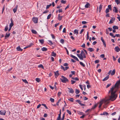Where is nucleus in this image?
Segmentation results:
<instances>
[{
  "mask_svg": "<svg viewBox=\"0 0 120 120\" xmlns=\"http://www.w3.org/2000/svg\"><path fill=\"white\" fill-rule=\"evenodd\" d=\"M77 55L79 59L81 60H83V58H86L85 54L83 50L81 51L80 54H77Z\"/></svg>",
  "mask_w": 120,
  "mask_h": 120,
  "instance_id": "nucleus-1",
  "label": "nucleus"
},
{
  "mask_svg": "<svg viewBox=\"0 0 120 120\" xmlns=\"http://www.w3.org/2000/svg\"><path fill=\"white\" fill-rule=\"evenodd\" d=\"M62 78H60V79L61 82L64 83H65L67 82H68V79L63 75L61 76Z\"/></svg>",
  "mask_w": 120,
  "mask_h": 120,
  "instance_id": "nucleus-2",
  "label": "nucleus"
},
{
  "mask_svg": "<svg viewBox=\"0 0 120 120\" xmlns=\"http://www.w3.org/2000/svg\"><path fill=\"white\" fill-rule=\"evenodd\" d=\"M32 20L33 22L35 23H37L38 22V19L35 17H34L33 18Z\"/></svg>",
  "mask_w": 120,
  "mask_h": 120,
  "instance_id": "nucleus-3",
  "label": "nucleus"
},
{
  "mask_svg": "<svg viewBox=\"0 0 120 120\" xmlns=\"http://www.w3.org/2000/svg\"><path fill=\"white\" fill-rule=\"evenodd\" d=\"M6 113V111H5L1 110L0 111V114L1 115H5Z\"/></svg>",
  "mask_w": 120,
  "mask_h": 120,
  "instance_id": "nucleus-4",
  "label": "nucleus"
},
{
  "mask_svg": "<svg viewBox=\"0 0 120 120\" xmlns=\"http://www.w3.org/2000/svg\"><path fill=\"white\" fill-rule=\"evenodd\" d=\"M115 20V18L112 17L109 23V24H111L113 23V22H114Z\"/></svg>",
  "mask_w": 120,
  "mask_h": 120,
  "instance_id": "nucleus-5",
  "label": "nucleus"
},
{
  "mask_svg": "<svg viewBox=\"0 0 120 120\" xmlns=\"http://www.w3.org/2000/svg\"><path fill=\"white\" fill-rule=\"evenodd\" d=\"M61 69L63 70L64 71H65L68 69L69 68V67H68L66 66L64 68L61 65Z\"/></svg>",
  "mask_w": 120,
  "mask_h": 120,
  "instance_id": "nucleus-6",
  "label": "nucleus"
},
{
  "mask_svg": "<svg viewBox=\"0 0 120 120\" xmlns=\"http://www.w3.org/2000/svg\"><path fill=\"white\" fill-rule=\"evenodd\" d=\"M68 92L70 93L73 94L74 93V91L71 88H68Z\"/></svg>",
  "mask_w": 120,
  "mask_h": 120,
  "instance_id": "nucleus-7",
  "label": "nucleus"
},
{
  "mask_svg": "<svg viewBox=\"0 0 120 120\" xmlns=\"http://www.w3.org/2000/svg\"><path fill=\"white\" fill-rule=\"evenodd\" d=\"M113 11L115 13H117L118 12V10L115 7H113Z\"/></svg>",
  "mask_w": 120,
  "mask_h": 120,
  "instance_id": "nucleus-8",
  "label": "nucleus"
},
{
  "mask_svg": "<svg viewBox=\"0 0 120 120\" xmlns=\"http://www.w3.org/2000/svg\"><path fill=\"white\" fill-rule=\"evenodd\" d=\"M71 56L75 60H76L79 61V60L77 58V57H76L75 56H73L72 55V54L71 55Z\"/></svg>",
  "mask_w": 120,
  "mask_h": 120,
  "instance_id": "nucleus-9",
  "label": "nucleus"
},
{
  "mask_svg": "<svg viewBox=\"0 0 120 120\" xmlns=\"http://www.w3.org/2000/svg\"><path fill=\"white\" fill-rule=\"evenodd\" d=\"M71 56L75 60H76L79 61V60L77 58V57H76L75 56H73L72 55V54L71 55Z\"/></svg>",
  "mask_w": 120,
  "mask_h": 120,
  "instance_id": "nucleus-10",
  "label": "nucleus"
},
{
  "mask_svg": "<svg viewBox=\"0 0 120 120\" xmlns=\"http://www.w3.org/2000/svg\"><path fill=\"white\" fill-rule=\"evenodd\" d=\"M11 23H10L9 25V27H12L13 26L14 24H13V21L12 19H11Z\"/></svg>",
  "mask_w": 120,
  "mask_h": 120,
  "instance_id": "nucleus-11",
  "label": "nucleus"
},
{
  "mask_svg": "<svg viewBox=\"0 0 120 120\" xmlns=\"http://www.w3.org/2000/svg\"><path fill=\"white\" fill-rule=\"evenodd\" d=\"M61 110H60V113L59 114L58 117L57 118L56 120H60L61 118Z\"/></svg>",
  "mask_w": 120,
  "mask_h": 120,
  "instance_id": "nucleus-12",
  "label": "nucleus"
},
{
  "mask_svg": "<svg viewBox=\"0 0 120 120\" xmlns=\"http://www.w3.org/2000/svg\"><path fill=\"white\" fill-rule=\"evenodd\" d=\"M59 75V74L58 73V71L55 72V78H57Z\"/></svg>",
  "mask_w": 120,
  "mask_h": 120,
  "instance_id": "nucleus-13",
  "label": "nucleus"
},
{
  "mask_svg": "<svg viewBox=\"0 0 120 120\" xmlns=\"http://www.w3.org/2000/svg\"><path fill=\"white\" fill-rule=\"evenodd\" d=\"M18 8V5H16L15 7L13 9V10L14 13H15L17 10Z\"/></svg>",
  "mask_w": 120,
  "mask_h": 120,
  "instance_id": "nucleus-14",
  "label": "nucleus"
},
{
  "mask_svg": "<svg viewBox=\"0 0 120 120\" xmlns=\"http://www.w3.org/2000/svg\"><path fill=\"white\" fill-rule=\"evenodd\" d=\"M115 51L117 52H118L120 50V49L118 46H117L115 48Z\"/></svg>",
  "mask_w": 120,
  "mask_h": 120,
  "instance_id": "nucleus-15",
  "label": "nucleus"
},
{
  "mask_svg": "<svg viewBox=\"0 0 120 120\" xmlns=\"http://www.w3.org/2000/svg\"><path fill=\"white\" fill-rule=\"evenodd\" d=\"M10 34L9 33H7L6 34V35L5 36V39H6L7 38L9 37L10 35Z\"/></svg>",
  "mask_w": 120,
  "mask_h": 120,
  "instance_id": "nucleus-16",
  "label": "nucleus"
},
{
  "mask_svg": "<svg viewBox=\"0 0 120 120\" xmlns=\"http://www.w3.org/2000/svg\"><path fill=\"white\" fill-rule=\"evenodd\" d=\"M17 50L18 51H22V49H21L20 46H18L16 48Z\"/></svg>",
  "mask_w": 120,
  "mask_h": 120,
  "instance_id": "nucleus-17",
  "label": "nucleus"
},
{
  "mask_svg": "<svg viewBox=\"0 0 120 120\" xmlns=\"http://www.w3.org/2000/svg\"><path fill=\"white\" fill-rule=\"evenodd\" d=\"M63 17V16H60V15L59 14L58 15V19L60 21L61 20L62 17Z\"/></svg>",
  "mask_w": 120,
  "mask_h": 120,
  "instance_id": "nucleus-18",
  "label": "nucleus"
},
{
  "mask_svg": "<svg viewBox=\"0 0 120 120\" xmlns=\"http://www.w3.org/2000/svg\"><path fill=\"white\" fill-rule=\"evenodd\" d=\"M41 50L43 51H46L47 50V49L46 47H43L41 48Z\"/></svg>",
  "mask_w": 120,
  "mask_h": 120,
  "instance_id": "nucleus-19",
  "label": "nucleus"
},
{
  "mask_svg": "<svg viewBox=\"0 0 120 120\" xmlns=\"http://www.w3.org/2000/svg\"><path fill=\"white\" fill-rule=\"evenodd\" d=\"M74 33L76 35L78 34V30L77 29H75L74 31Z\"/></svg>",
  "mask_w": 120,
  "mask_h": 120,
  "instance_id": "nucleus-20",
  "label": "nucleus"
},
{
  "mask_svg": "<svg viewBox=\"0 0 120 120\" xmlns=\"http://www.w3.org/2000/svg\"><path fill=\"white\" fill-rule=\"evenodd\" d=\"M115 69H113L112 72H111V75H113L115 73Z\"/></svg>",
  "mask_w": 120,
  "mask_h": 120,
  "instance_id": "nucleus-21",
  "label": "nucleus"
},
{
  "mask_svg": "<svg viewBox=\"0 0 120 120\" xmlns=\"http://www.w3.org/2000/svg\"><path fill=\"white\" fill-rule=\"evenodd\" d=\"M56 55V54L55 53L54 51H53L51 53V55L52 56L55 57Z\"/></svg>",
  "mask_w": 120,
  "mask_h": 120,
  "instance_id": "nucleus-22",
  "label": "nucleus"
},
{
  "mask_svg": "<svg viewBox=\"0 0 120 120\" xmlns=\"http://www.w3.org/2000/svg\"><path fill=\"white\" fill-rule=\"evenodd\" d=\"M109 76H107L105 78L102 80L103 81H105L107 80L109 78Z\"/></svg>",
  "mask_w": 120,
  "mask_h": 120,
  "instance_id": "nucleus-23",
  "label": "nucleus"
},
{
  "mask_svg": "<svg viewBox=\"0 0 120 120\" xmlns=\"http://www.w3.org/2000/svg\"><path fill=\"white\" fill-rule=\"evenodd\" d=\"M39 41L40 43H41L42 44H43L44 42V40L43 39L39 40Z\"/></svg>",
  "mask_w": 120,
  "mask_h": 120,
  "instance_id": "nucleus-24",
  "label": "nucleus"
},
{
  "mask_svg": "<svg viewBox=\"0 0 120 120\" xmlns=\"http://www.w3.org/2000/svg\"><path fill=\"white\" fill-rule=\"evenodd\" d=\"M90 5V4L88 3H87L85 6V8H88L89 6Z\"/></svg>",
  "mask_w": 120,
  "mask_h": 120,
  "instance_id": "nucleus-25",
  "label": "nucleus"
},
{
  "mask_svg": "<svg viewBox=\"0 0 120 120\" xmlns=\"http://www.w3.org/2000/svg\"><path fill=\"white\" fill-rule=\"evenodd\" d=\"M88 50L90 52H92L94 51V50L92 48H89L88 49Z\"/></svg>",
  "mask_w": 120,
  "mask_h": 120,
  "instance_id": "nucleus-26",
  "label": "nucleus"
},
{
  "mask_svg": "<svg viewBox=\"0 0 120 120\" xmlns=\"http://www.w3.org/2000/svg\"><path fill=\"white\" fill-rule=\"evenodd\" d=\"M79 64L83 67H84L85 66V65L82 62H80Z\"/></svg>",
  "mask_w": 120,
  "mask_h": 120,
  "instance_id": "nucleus-27",
  "label": "nucleus"
},
{
  "mask_svg": "<svg viewBox=\"0 0 120 120\" xmlns=\"http://www.w3.org/2000/svg\"><path fill=\"white\" fill-rule=\"evenodd\" d=\"M112 28L114 30L118 29V28L117 26H114L112 27Z\"/></svg>",
  "mask_w": 120,
  "mask_h": 120,
  "instance_id": "nucleus-28",
  "label": "nucleus"
},
{
  "mask_svg": "<svg viewBox=\"0 0 120 120\" xmlns=\"http://www.w3.org/2000/svg\"><path fill=\"white\" fill-rule=\"evenodd\" d=\"M75 92L76 94H78L79 93L80 91L77 89H76Z\"/></svg>",
  "mask_w": 120,
  "mask_h": 120,
  "instance_id": "nucleus-29",
  "label": "nucleus"
},
{
  "mask_svg": "<svg viewBox=\"0 0 120 120\" xmlns=\"http://www.w3.org/2000/svg\"><path fill=\"white\" fill-rule=\"evenodd\" d=\"M38 67L39 68H41L43 69L44 68L43 66V65H42L41 64H40L38 66Z\"/></svg>",
  "mask_w": 120,
  "mask_h": 120,
  "instance_id": "nucleus-30",
  "label": "nucleus"
},
{
  "mask_svg": "<svg viewBox=\"0 0 120 120\" xmlns=\"http://www.w3.org/2000/svg\"><path fill=\"white\" fill-rule=\"evenodd\" d=\"M115 2L117 4H120V1L119 0H115Z\"/></svg>",
  "mask_w": 120,
  "mask_h": 120,
  "instance_id": "nucleus-31",
  "label": "nucleus"
},
{
  "mask_svg": "<svg viewBox=\"0 0 120 120\" xmlns=\"http://www.w3.org/2000/svg\"><path fill=\"white\" fill-rule=\"evenodd\" d=\"M48 41L49 42V44L50 45H52L53 44V43H52V41L50 40H49Z\"/></svg>",
  "mask_w": 120,
  "mask_h": 120,
  "instance_id": "nucleus-32",
  "label": "nucleus"
},
{
  "mask_svg": "<svg viewBox=\"0 0 120 120\" xmlns=\"http://www.w3.org/2000/svg\"><path fill=\"white\" fill-rule=\"evenodd\" d=\"M22 81L24 82L25 83H26V84L28 83V82L26 79H22Z\"/></svg>",
  "mask_w": 120,
  "mask_h": 120,
  "instance_id": "nucleus-33",
  "label": "nucleus"
},
{
  "mask_svg": "<svg viewBox=\"0 0 120 120\" xmlns=\"http://www.w3.org/2000/svg\"><path fill=\"white\" fill-rule=\"evenodd\" d=\"M32 32L33 33L35 34H36L37 33L36 31L35 30H32Z\"/></svg>",
  "mask_w": 120,
  "mask_h": 120,
  "instance_id": "nucleus-34",
  "label": "nucleus"
},
{
  "mask_svg": "<svg viewBox=\"0 0 120 120\" xmlns=\"http://www.w3.org/2000/svg\"><path fill=\"white\" fill-rule=\"evenodd\" d=\"M102 7V6L100 5L99 6V12H100L101 10Z\"/></svg>",
  "mask_w": 120,
  "mask_h": 120,
  "instance_id": "nucleus-35",
  "label": "nucleus"
},
{
  "mask_svg": "<svg viewBox=\"0 0 120 120\" xmlns=\"http://www.w3.org/2000/svg\"><path fill=\"white\" fill-rule=\"evenodd\" d=\"M60 43H62V44H64V40L63 39H61L60 40Z\"/></svg>",
  "mask_w": 120,
  "mask_h": 120,
  "instance_id": "nucleus-36",
  "label": "nucleus"
},
{
  "mask_svg": "<svg viewBox=\"0 0 120 120\" xmlns=\"http://www.w3.org/2000/svg\"><path fill=\"white\" fill-rule=\"evenodd\" d=\"M68 100L71 102H73L74 101V99L73 98H70L68 99Z\"/></svg>",
  "mask_w": 120,
  "mask_h": 120,
  "instance_id": "nucleus-37",
  "label": "nucleus"
},
{
  "mask_svg": "<svg viewBox=\"0 0 120 120\" xmlns=\"http://www.w3.org/2000/svg\"><path fill=\"white\" fill-rule=\"evenodd\" d=\"M52 5V4H51L49 5H47L46 7V9H48L49 7Z\"/></svg>",
  "mask_w": 120,
  "mask_h": 120,
  "instance_id": "nucleus-38",
  "label": "nucleus"
},
{
  "mask_svg": "<svg viewBox=\"0 0 120 120\" xmlns=\"http://www.w3.org/2000/svg\"><path fill=\"white\" fill-rule=\"evenodd\" d=\"M77 113L78 114H79L80 115H82L83 114V112L79 111H78L77 112Z\"/></svg>",
  "mask_w": 120,
  "mask_h": 120,
  "instance_id": "nucleus-39",
  "label": "nucleus"
},
{
  "mask_svg": "<svg viewBox=\"0 0 120 120\" xmlns=\"http://www.w3.org/2000/svg\"><path fill=\"white\" fill-rule=\"evenodd\" d=\"M97 106V105H95L94 106H93L92 108H91L92 109H94Z\"/></svg>",
  "mask_w": 120,
  "mask_h": 120,
  "instance_id": "nucleus-40",
  "label": "nucleus"
},
{
  "mask_svg": "<svg viewBox=\"0 0 120 120\" xmlns=\"http://www.w3.org/2000/svg\"><path fill=\"white\" fill-rule=\"evenodd\" d=\"M103 115H109L108 113L106 112H103Z\"/></svg>",
  "mask_w": 120,
  "mask_h": 120,
  "instance_id": "nucleus-41",
  "label": "nucleus"
},
{
  "mask_svg": "<svg viewBox=\"0 0 120 120\" xmlns=\"http://www.w3.org/2000/svg\"><path fill=\"white\" fill-rule=\"evenodd\" d=\"M101 41H102V42H103V45H104L105 47L106 46V45L105 43V42L104 40V39H103V40H101Z\"/></svg>",
  "mask_w": 120,
  "mask_h": 120,
  "instance_id": "nucleus-42",
  "label": "nucleus"
},
{
  "mask_svg": "<svg viewBox=\"0 0 120 120\" xmlns=\"http://www.w3.org/2000/svg\"><path fill=\"white\" fill-rule=\"evenodd\" d=\"M8 26H6L5 28L4 31H7L8 30Z\"/></svg>",
  "mask_w": 120,
  "mask_h": 120,
  "instance_id": "nucleus-43",
  "label": "nucleus"
},
{
  "mask_svg": "<svg viewBox=\"0 0 120 120\" xmlns=\"http://www.w3.org/2000/svg\"><path fill=\"white\" fill-rule=\"evenodd\" d=\"M66 111H67V113L68 114H69V115H71V113L70 111L68 110H67Z\"/></svg>",
  "mask_w": 120,
  "mask_h": 120,
  "instance_id": "nucleus-44",
  "label": "nucleus"
},
{
  "mask_svg": "<svg viewBox=\"0 0 120 120\" xmlns=\"http://www.w3.org/2000/svg\"><path fill=\"white\" fill-rule=\"evenodd\" d=\"M71 79H72L75 80H79V79L76 77H72Z\"/></svg>",
  "mask_w": 120,
  "mask_h": 120,
  "instance_id": "nucleus-45",
  "label": "nucleus"
},
{
  "mask_svg": "<svg viewBox=\"0 0 120 120\" xmlns=\"http://www.w3.org/2000/svg\"><path fill=\"white\" fill-rule=\"evenodd\" d=\"M108 9H109L110 10H112V8H111V6L110 5H109L108 6Z\"/></svg>",
  "mask_w": 120,
  "mask_h": 120,
  "instance_id": "nucleus-46",
  "label": "nucleus"
},
{
  "mask_svg": "<svg viewBox=\"0 0 120 120\" xmlns=\"http://www.w3.org/2000/svg\"><path fill=\"white\" fill-rule=\"evenodd\" d=\"M51 16V14H49L47 16V19H49Z\"/></svg>",
  "mask_w": 120,
  "mask_h": 120,
  "instance_id": "nucleus-47",
  "label": "nucleus"
},
{
  "mask_svg": "<svg viewBox=\"0 0 120 120\" xmlns=\"http://www.w3.org/2000/svg\"><path fill=\"white\" fill-rule=\"evenodd\" d=\"M94 63L95 64L98 63L99 62V60H97L95 61Z\"/></svg>",
  "mask_w": 120,
  "mask_h": 120,
  "instance_id": "nucleus-48",
  "label": "nucleus"
},
{
  "mask_svg": "<svg viewBox=\"0 0 120 120\" xmlns=\"http://www.w3.org/2000/svg\"><path fill=\"white\" fill-rule=\"evenodd\" d=\"M36 81L38 82H39L40 81V79L38 78H36Z\"/></svg>",
  "mask_w": 120,
  "mask_h": 120,
  "instance_id": "nucleus-49",
  "label": "nucleus"
},
{
  "mask_svg": "<svg viewBox=\"0 0 120 120\" xmlns=\"http://www.w3.org/2000/svg\"><path fill=\"white\" fill-rule=\"evenodd\" d=\"M50 100L51 101V102H53L54 101V99L53 98H50Z\"/></svg>",
  "mask_w": 120,
  "mask_h": 120,
  "instance_id": "nucleus-50",
  "label": "nucleus"
},
{
  "mask_svg": "<svg viewBox=\"0 0 120 120\" xmlns=\"http://www.w3.org/2000/svg\"><path fill=\"white\" fill-rule=\"evenodd\" d=\"M65 117V114H64L63 115L62 118L60 120H64V118Z\"/></svg>",
  "mask_w": 120,
  "mask_h": 120,
  "instance_id": "nucleus-51",
  "label": "nucleus"
},
{
  "mask_svg": "<svg viewBox=\"0 0 120 120\" xmlns=\"http://www.w3.org/2000/svg\"><path fill=\"white\" fill-rule=\"evenodd\" d=\"M109 12V9L108 8H106L105 10V13H107Z\"/></svg>",
  "mask_w": 120,
  "mask_h": 120,
  "instance_id": "nucleus-52",
  "label": "nucleus"
},
{
  "mask_svg": "<svg viewBox=\"0 0 120 120\" xmlns=\"http://www.w3.org/2000/svg\"><path fill=\"white\" fill-rule=\"evenodd\" d=\"M42 105L44 106L46 108V109H48V108L47 107L45 104H42Z\"/></svg>",
  "mask_w": 120,
  "mask_h": 120,
  "instance_id": "nucleus-53",
  "label": "nucleus"
},
{
  "mask_svg": "<svg viewBox=\"0 0 120 120\" xmlns=\"http://www.w3.org/2000/svg\"><path fill=\"white\" fill-rule=\"evenodd\" d=\"M64 48L66 49L67 54L68 55H69V53L68 51V50H67V49L65 47H64Z\"/></svg>",
  "mask_w": 120,
  "mask_h": 120,
  "instance_id": "nucleus-54",
  "label": "nucleus"
},
{
  "mask_svg": "<svg viewBox=\"0 0 120 120\" xmlns=\"http://www.w3.org/2000/svg\"><path fill=\"white\" fill-rule=\"evenodd\" d=\"M71 84H72L76 82L75 81L73 80H71Z\"/></svg>",
  "mask_w": 120,
  "mask_h": 120,
  "instance_id": "nucleus-55",
  "label": "nucleus"
},
{
  "mask_svg": "<svg viewBox=\"0 0 120 120\" xmlns=\"http://www.w3.org/2000/svg\"><path fill=\"white\" fill-rule=\"evenodd\" d=\"M87 39L88 40L89 38V36L88 35V32H87Z\"/></svg>",
  "mask_w": 120,
  "mask_h": 120,
  "instance_id": "nucleus-56",
  "label": "nucleus"
},
{
  "mask_svg": "<svg viewBox=\"0 0 120 120\" xmlns=\"http://www.w3.org/2000/svg\"><path fill=\"white\" fill-rule=\"evenodd\" d=\"M61 2L63 4H65L66 3V1L65 0H63L62 1H61Z\"/></svg>",
  "mask_w": 120,
  "mask_h": 120,
  "instance_id": "nucleus-57",
  "label": "nucleus"
},
{
  "mask_svg": "<svg viewBox=\"0 0 120 120\" xmlns=\"http://www.w3.org/2000/svg\"><path fill=\"white\" fill-rule=\"evenodd\" d=\"M85 44L84 43L81 46L83 48H85Z\"/></svg>",
  "mask_w": 120,
  "mask_h": 120,
  "instance_id": "nucleus-58",
  "label": "nucleus"
},
{
  "mask_svg": "<svg viewBox=\"0 0 120 120\" xmlns=\"http://www.w3.org/2000/svg\"><path fill=\"white\" fill-rule=\"evenodd\" d=\"M87 23V22L85 21H82V23L83 24H85Z\"/></svg>",
  "mask_w": 120,
  "mask_h": 120,
  "instance_id": "nucleus-59",
  "label": "nucleus"
},
{
  "mask_svg": "<svg viewBox=\"0 0 120 120\" xmlns=\"http://www.w3.org/2000/svg\"><path fill=\"white\" fill-rule=\"evenodd\" d=\"M106 34H108L109 33V32L107 29H106Z\"/></svg>",
  "mask_w": 120,
  "mask_h": 120,
  "instance_id": "nucleus-60",
  "label": "nucleus"
},
{
  "mask_svg": "<svg viewBox=\"0 0 120 120\" xmlns=\"http://www.w3.org/2000/svg\"><path fill=\"white\" fill-rule=\"evenodd\" d=\"M100 56L102 58H104L105 57V55L104 54H101L100 55Z\"/></svg>",
  "mask_w": 120,
  "mask_h": 120,
  "instance_id": "nucleus-61",
  "label": "nucleus"
},
{
  "mask_svg": "<svg viewBox=\"0 0 120 120\" xmlns=\"http://www.w3.org/2000/svg\"><path fill=\"white\" fill-rule=\"evenodd\" d=\"M71 73L73 75H74L75 74V72L74 71H71Z\"/></svg>",
  "mask_w": 120,
  "mask_h": 120,
  "instance_id": "nucleus-62",
  "label": "nucleus"
},
{
  "mask_svg": "<svg viewBox=\"0 0 120 120\" xmlns=\"http://www.w3.org/2000/svg\"><path fill=\"white\" fill-rule=\"evenodd\" d=\"M91 110L92 109H88L86 111V112H88L89 111L90 112H91Z\"/></svg>",
  "mask_w": 120,
  "mask_h": 120,
  "instance_id": "nucleus-63",
  "label": "nucleus"
},
{
  "mask_svg": "<svg viewBox=\"0 0 120 120\" xmlns=\"http://www.w3.org/2000/svg\"><path fill=\"white\" fill-rule=\"evenodd\" d=\"M59 13H60L62 12V9H60L58 10Z\"/></svg>",
  "mask_w": 120,
  "mask_h": 120,
  "instance_id": "nucleus-64",
  "label": "nucleus"
}]
</instances>
